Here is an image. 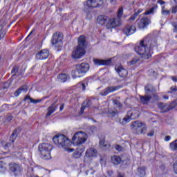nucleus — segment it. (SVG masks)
<instances>
[{
  "instance_id": "nucleus-6",
  "label": "nucleus",
  "mask_w": 177,
  "mask_h": 177,
  "mask_svg": "<svg viewBox=\"0 0 177 177\" xmlns=\"http://www.w3.org/2000/svg\"><path fill=\"white\" fill-rule=\"evenodd\" d=\"M145 95H140V100L142 104H149L151 100L150 92H157V90L150 85H147L145 87Z\"/></svg>"
},
{
  "instance_id": "nucleus-64",
  "label": "nucleus",
  "mask_w": 177,
  "mask_h": 177,
  "mask_svg": "<svg viewBox=\"0 0 177 177\" xmlns=\"http://www.w3.org/2000/svg\"><path fill=\"white\" fill-rule=\"evenodd\" d=\"M90 174H93V170H90Z\"/></svg>"
},
{
  "instance_id": "nucleus-24",
  "label": "nucleus",
  "mask_w": 177,
  "mask_h": 177,
  "mask_svg": "<svg viewBox=\"0 0 177 177\" xmlns=\"http://www.w3.org/2000/svg\"><path fill=\"white\" fill-rule=\"evenodd\" d=\"M96 153H97L96 149L91 148L86 150V157H95V156H96Z\"/></svg>"
},
{
  "instance_id": "nucleus-26",
  "label": "nucleus",
  "mask_w": 177,
  "mask_h": 177,
  "mask_svg": "<svg viewBox=\"0 0 177 177\" xmlns=\"http://www.w3.org/2000/svg\"><path fill=\"white\" fill-rule=\"evenodd\" d=\"M22 92H27V86H23L20 88H19L14 93L15 96L16 97H17V96H19V95H20V93H21Z\"/></svg>"
},
{
  "instance_id": "nucleus-18",
  "label": "nucleus",
  "mask_w": 177,
  "mask_h": 177,
  "mask_svg": "<svg viewBox=\"0 0 177 177\" xmlns=\"http://www.w3.org/2000/svg\"><path fill=\"white\" fill-rule=\"evenodd\" d=\"M93 62L95 66H110L111 64V59H94Z\"/></svg>"
},
{
  "instance_id": "nucleus-44",
  "label": "nucleus",
  "mask_w": 177,
  "mask_h": 177,
  "mask_svg": "<svg viewBox=\"0 0 177 177\" xmlns=\"http://www.w3.org/2000/svg\"><path fill=\"white\" fill-rule=\"evenodd\" d=\"M138 16H139V12H135L130 18L129 20H135L136 19V17H138Z\"/></svg>"
},
{
  "instance_id": "nucleus-37",
  "label": "nucleus",
  "mask_w": 177,
  "mask_h": 177,
  "mask_svg": "<svg viewBox=\"0 0 177 177\" xmlns=\"http://www.w3.org/2000/svg\"><path fill=\"white\" fill-rule=\"evenodd\" d=\"M177 106V102L176 101H174L172 102L170 104H169V109L172 110L173 109H175V107H176Z\"/></svg>"
},
{
  "instance_id": "nucleus-11",
  "label": "nucleus",
  "mask_w": 177,
  "mask_h": 177,
  "mask_svg": "<svg viewBox=\"0 0 177 177\" xmlns=\"http://www.w3.org/2000/svg\"><path fill=\"white\" fill-rule=\"evenodd\" d=\"M63 35L60 32H55L53 35V39L51 40L52 44L55 45L57 48H59L63 45Z\"/></svg>"
},
{
  "instance_id": "nucleus-12",
  "label": "nucleus",
  "mask_w": 177,
  "mask_h": 177,
  "mask_svg": "<svg viewBox=\"0 0 177 177\" xmlns=\"http://www.w3.org/2000/svg\"><path fill=\"white\" fill-rule=\"evenodd\" d=\"M121 88H122V86H107L104 90L101 91L100 95H101V96H107L109 93H111L113 92H115L116 91H119V89H121Z\"/></svg>"
},
{
  "instance_id": "nucleus-36",
  "label": "nucleus",
  "mask_w": 177,
  "mask_h": 177,
  "mask_svg": "<svg viewBox=\"0 0 177 177\" xmlns=\"http://www.w3.org/2000/svg\"><path fill=\"white\" fill-rule=\"evenodd\" d=\"M0 172H6V164L3 162L0 164Z\"/></svg>"
},
{
  "instance_id": "nucleus-4",
  "label": "nucleus",
  "mask_w": 177,
  "mask_h": 177,
  "mask_svg": "<svg viewBox=\"0 0 177 177\" xmlns=\"http://www.w3.org/2000/svg\"><path fill=\"white\" fill-rule=\"evenodd\" d=\"M53 141L57 146L64 147L66 151H70L71 153L74 151V149L68 148V146H70V141L68 140V138L63 134L56 135L53 137Z\"/></svg>"
},
{
  "instance_id": "nucleus-35",
  "label": "nucleus",
  "mask_w": 177,
  "mask_h": 177,
  "mask_svg": "<svg viewBox=\"0 0 177 177\" xmlns=\"http://www.w3.org/2000/svg\"><path fill=\"white\" fill-rule=\"evenodd\" d=\"M139 60L138 57H135L131 61L129 62L128 64L131 66H133L134 64H136V63H138Z\"/></svg>"
},
{
  "instance_id": "nucleus-63",
  "label": "nucleus",
  "mask_w": 177,
  "mask_h": 177,
  "mask_svg": "<svg viewBox=\"0 0 177 177\" xmlns=\"http://www.w3.org/2000/svg\"><path fill=\"white\" fill-rule=\"evenodd\" d=\"M26 99H29V100H30V99H31V97H30V96H26Z\"/></svg>"
},
{
  "instance_id": "nucleus-56",
  "label": "nucleus",
  "mask_w": 177,
  "mask_h": 177,
  "mask_svg": "<svg viewBox=\"0 0 177 177\" xmlns=\"http://www.w3.org/2000/svg\"><path fill=\"white\" fill-rule=\"evenodd\" d=\"M64 109V104H62L59 107V111H63V109Z\"/></svg>"
},
{
  "instance_id": "nucleus-52",
  "label": "nucleus",
  "mask_w": 177,
  "mask_h": 177,
  "mask_svg": "<svg viewBox=\"0 0 177 177\" xmlns=\"http://www.w3.org/2000/svg\"><path fill=\"white\" fill-rule=\"evenodd\" d=\"M176 12H177V6H176L172 8L171 12L172 13H176Z\"/></svg>"
},
{
  "instance_id": "nucleus-43",
  "label": "nucleus",
  "mask_w": 177,
  "mask_h": 177,
  "mask_svg": "<svg viewBox=\"0 0 177 177\" xmlns=\"http://www.w3.org/2000/svg\"><path fill=\"white\" fill-rule=\"evenodd\" d=\"M165 6L162 7V15L167 16V15H169V10H165Z\"/></svg>"
},
{
  "instance_id": "nucleus-54",
  "label": "nucleus",
  "mask_w": 177,
  "mask_h": 177,
  "mask_svg": "<svg viewBox=\"0 0 177 177\" xmlns=\"http://www.w3.org/2000/svg\"><path fill=\"white\" fill-rule=\"evenodd\" d=\"M110 1V3L112 5H115V2H117V0H107Z\"/></svg>"
},
{
  "instance_id": "nucleus-16",
  "label": "nucleus",
  "mask_w": 177,
  "mask_h": 177,
  "mask_svg": "<svg viewBox=\"0 0 177 177\" xmlns=\"http://www.w3.org/2000/svg\"><path fill=\"white\" fill-rule=\"evenodd\" d=\"M76 151L74 153L75 158H80L82 156V153L85 151V147L82 144H76Z\"/></svg>"
},
{
  "instance_id": "nucleus-49",
  "label": "nucleus",
  "mask_w": 177,
  "mask_h": 177,
  "mask_svg": "<svg viewBox=\"0 0 177 177\" xmlns=\"http://www.w3.org/2000/svg\"><path fill=\"white\" fill-rule=\"evenodd\" d=\"M172 26L174 28V32H177V22L172 23Z\"/></svg>"
},
{
  "instance_id": "nucleus-58",
  "label": "nucleus",
  "mask_w": 177,
  "mask_h": 177,
  "mask_svg": "<svg viewBox=\"0 0 177 177\" xmlns=\"http://www.w3.org/2000/svg\"><path fill=\"white\" fill-rule=\"evenodd\" d=\"M107 174H108L109 176H111V175H113V171L109 170L107 171Z\"/></svg>"
},
{
  "instance_id": "nucleus-17",
  "label": "nucleus",
  "mask_w": 177,
  "mask_h": 177,
  "mask_svg": "<svg viewBox=\"0 0 177 177\" xmlns=\"http://www.w3.org/2000/svg\"><path fill=\"white\" fill-rule=\"evenodd\" d=\"M123 32L127 36L132 35V34L136 32V27L133 25H127Z\"/></svg>"
},
{
  "instance_id": "nucleus-57",
  "label": "nucleus",
  "mask_w": 177,
  "mask_h": 177,
  "mask_svg": "<svg viewBox=\"0 0 177 177\" xmlns=\"http://www.w3.org/2000/svg\"><path fill=\"white\" fill-rule=\"evenodd\" d=\"M158 3H159L160 5H164V3H165V2H164L162 0H159V1H158Z\"/></svg>"
},
{
  "instance_id": "nucleus-50",
  "label": "nucleus",
  "mask_w": 177,
  "mask_h": 177,
  "mask_svg": "<svg viewBox=\"0 0 177 177\" xmlns=\"http://www.w3.org/2000/svg\"><path fill=\"white\" fill-rule=\"evenodd\" d=\"M174 171L175 174H177V161L174 163Z\"/></svg>"
},
{
  "instance_id": "nucleus-60",
  "label": "nucleus",
  "mask_w": 177,
  "mask_h": 177,
  "mask_svg": "<svg viewBox=\"0 0 177 177\" xmlns=\"http://www.w3.org/2000/svg\"><path fill=\"white\" fill-rule=\"evenodd\" d=\"M32 34V31L30 32V33L28 35V37L26 38V39H28V38H30V37H31V35Z\"/></svg>"
},
{
  "instance_id": "nucleus-51",
  "label": "nucleus",
  "mask_w": 177,
  "mask_h": 177,
  "mask_svg": "<svg viewBox=\"0 0 177 177\" xmlns=\"http://www.w3.org/2000/svg\"><path fill=\"white\" fill-rule=\"evenodd\" d=\"M154 136V130H151L149 133H147V136Z\"/></svg>"
},
{
  "instance_id": "nucleus-14",
  "label": "nucleus",
  "mask_w": 177,
  "mask_h": 177,
  "mask_svg": "<svg viewBox=\"0 0 177 177\" xmlns=\"http://www.w3.org/2000/svg\"><path fill=\"white\" fill-rule=\"evenodd\" d=\"M115 70L122 78H125V77L128 75V71L124 68L122 65H116L115 66Z\"/></svg>"
},
{
  "instance_id": "nucleus-1",
  "label": "nucleus",
  "mask_w": 177,
  "mask_h": 177,
  "mask_svg": "<svg viewBox=\"0 0 177 177\" xmlns=\"http://www.w3.org/2000/svg\"><path fill=\"white\" fill-rule=\"evenodd\" d=\"M157 37L149 35L140 41L139 44L136 46L134 49L142 59H148L151 57V49L157 47Z\"/></svg>"
},
{
  "instance_id": "nucleus-8",
  "label": "nucleus",
  "mask_w": 177,
  "mask_h": 177,
  "mask_svg": "<svg viewBox=\"0 0 177 177\" xmlns=\"http://www.w3.org/2000/svg\"><path fill=\"white\" fill-rule=\"evenodd\" d=\"M88 139V136L84 131H78L72 138L73 142L76 145H84Z\"/></svg>"
},
{
  "instance_id": "nucleus-61",
  "label": "nucleus",
  "mask_w": 177,
  "mask_h": 177,
  "mask_svg": "<svg viewBox=\"0 0 177 177\" xmlns=\"http://www.w3.org/2000/svg\"><path fill=\"white\" fill-rule=\"evenodd\" d=\"M9 146H10V144H9V143H6L5 149H6V147H9Z\"/></svg>"
},
{
  "instance_id": "nucleus-47",
  "label": "nucleus",
  "mask_w": 177,
  "mask_h": 177,
  "mask_svg": "<svg viewBox=\"0 0 177 177\" xmlns=\"http://www.w3.org/2000/svg\"><path fill=\"white\" fill-rule=\"evenodd\" d=\"M30 103H34L35 104H37V103H39L41 102V100H34L32 98H30Z\"/></svg>"
},
{
  "instance_id": "nucleus-45",
  "label": "nucleus",
  "mask_w": 177,
  "mask_h": 177,
  "mask_svg": "<svg viewBox=\"0 0 177 177\" xmlns=\"http://www.w3.org/2000/svg\"><path fill=\"white\" fill-rule=\"evenodd\" d=\"M13 117L10 115H8L6 117V122H10V121H12Z\"/></svg>"
},
{
  "instance_id": "nucleus-39",
  "label": "nucleus",
  "mask_w": 177,
  "mask_h": 177,
  "mask_svg": "<svg viewBox=\"0 0 177 177\" xmlns=\"http://www.w3.org/2000/svg\"><path fill=\"white\" fill-rule=\"evenodd\" d=\"M177 91V86H172L170 87V91H167V93H175V92Z\"/></svg>"
},
{
  "instance_id": "nucleus-55",
  "label": "nucleus",
  "mask_w": 177,
  "mask_h": 177,
  "mask_svg": "<svg viewBox=\"0 0 177 177\" xmlns=\"http://www.w3.org/2000/svg\"><path fill=\"white\" fill-rule=\"evenodd\" d=\"M171 80L172 81H174V82H177V77L175 76H172L171 77Z\"/></svg>"
},
{
  "instance_id": "nucleus-15",
  "label": "nucleus",
  "mask_w": 177,
  "mask_h": 177,
  "mask_svg": "<svg viewBox=\"0 0 177 177\" xmlns=\"http://www.w3.org/2000/svg\"><path fill=\"white\" fill-rule=\"evenodd\" d=\"M49 57V50L44 49L41 50L36 54V59L37 60H45Z\"/></svg>"
},
{
  "instance_id": "nucleus-53",
  "label": "nucleus",
  "mask_w": 177,
  "mask_h": 177,
  "mask_svg": "<svg viewBox=\"0 0 177 177\" xmlns=\"http://www.w3.org/2000/svg\"><path fill=\"white\" fill-rule=\"evenodd\" d=\"M165 142H169V140H171V136H167L165 138Z\"/></svg>"
},
{
  "instance_id": "nucleus-5",
  "label": "nucleus",
  "mask_w": 177,
  "mask_h": 177,
  "mask_svg": "<svg viewBox=\"0 0 177 177\" xmlns=\"http://www.w3.org/2000/svg\"><path fill=\"white\" fill-rule=\"evenodd\" d=\"M90 66L87 63H82L76 66V69L72 71V77L81 78L89 71Z\"/></svg>"
},
{
  "instance_id": "nucleus-33",
  "label": "nucleus",
  "mask_w": 177,
  "mask_h": 177,
  "mask_svg": "<svg viewBox=\"0 0 177 177\" xmlns=\"http://www.w3.org/2000/svg\"><path fill=\"white\" fill-rule=\"evenodd\" d=\"M118 114L117 111H113L112 109L109 110L108 115L109 117H115Z\"/></svg>"
},
{
  "instance_id": "nucleus-34",
  "label": "nucleus",
  "mask_w": 177,
  "mask_h": 177,
  "mask_svg": "<svg viewBox=\"0 0 177 177\" xmlns=\"http://www.w3.org/2000/svg\"><path fill=\"white\" fill-rule=\"evenodd\" d=\"M100 145L102 147H105V149H110V144H106V142H104V140H100Z\"/></svg>"
},
{
  "instance_id": "nucleus-38",
  "label": "nucleus",
  "mask_w": 177,
  "mask_h": 177,
  "mask_svg": "<svg viewBox=\"0 0 177 177\" xmlns=\"http://www.w3.org/2000/svg\"><path fill=\"white\" fill-rule=\"evenodd\" d=\"M113 103L117 106L118 107H119V109H122V105L121 104V102H120V101H118V100H113Z\"/></svg>"
},
{
  "instance_id": "nucleus-29",
  "label": "nucleus",
  "mask_w": 177,
  "mask_h": 177,
  "mask_svg": "<svg viewBox=\"0 0 177 177\" xmlns=\"http://www.w3.org/2000/svg\"><path fill=\"white\" fill-rule=\"evenodd\" d=\"M169 148L171 149V150L172 151H176V150H177V140L171 142L169 144Z\"/></svg>"
},
{
  "instance_id": "nucleus-2",
  "label": "nucleus",
  "mask_w": 177,
  "mask_h": 177,
  "mask_svg": "<svg viewBox=\"0 0 177 177\" xmlns=\"http://www.w3.org/2000/svg\"><path fill=\"white\" fill-rule=\"evenodd\" d=\"M122 15H124V8L120 7L118 10L116 18L111 19L106 15H101L97 17V21L100 26H106V28L110 30L121 24V17H122Z\"/></svg>"
},
{
  "instance_id": "nucleus-30",
  "label": "nucleus",
  "mask_w": 177,
  "mask_h": 177,
  "mask_svg": "<svg viewBox=\"0 0 177 177\" xmlns=\"http://www.w3.org/2000/svg\"><path fill=\"white\" fill-rule=\"evenodd\" d=\"M57 78L60 82H66L67 81V75L63 73L59 74Z\"/></svg>"
},
{
  "instance_id": "nucleus-19",
  "label": "nucleus",
  "mask_w": 177,
  "mask_h": 177,
  "mask_svg": "<svg viewBox=\"0 0 177 177\" xmlns=\"http://www.w3.org/2000/svg\"><path fill=\"white\" fill-rule=\"evenodd\" d=\"M151 23V21L147 17L142 18L138 22L139 28H146L149 24Z\"/></svg>"
},
{
  "instance_id": "nucleus-9",
  "label": "nucleus",
  "mask_w": 177,
  "mask_h": 177,
  "mask_svg": "<svg viewBox=\"0 0 177 177\" xmlns=\"http://www.w3.org/2000/svg\"><path fill=\"white\" fill-rule=\"evenodd\" d=\"M131 128L134 131H136V133H138L140 135H142V133H145V131H146V127L145 126V123L140 121L133 122L131 124Z\"/></svg>"
},
{
  "instance_id": "nucleus-41",
  "label": "nucleus",
  "mask_w": 177,
  "mask_h": 177,
  "mask_svg": "<svg viewBox=\"0 0 177 177\" xmlns=\"http://www.w3.org/2000/svg\"><path fill=\"white\" fill-rule=\"evenodd\" d=\"M78 88H82V91H85L86 89V86H85V83L80 82L77 84Z\"/></svg>"
},
{
  "instance_id": "nucleus-28",
  "label": "nucleus",
  "mask_w": 177,
  "mask_h": 177,
  "mask_svg": "<svg viewBox=\"0 0 177 177\" xmlns=\"http://www.w3.org/2000/svg\"><path fill=\"white\" fill-rule=\"evenodd\" d=\"M150 95L151 96V100H152V102L154 103V102H158V100H160V97L156 94V92H150Z\"/></svg>"
},
{
  "instance_id": "nucleus-62",
  "label": "nucleus",
  "mask_w": 177,
  "mask_h": 177,
  "mask_svg": "<svg viewBox=\"0 0 177 177\" xmlns=\"http://www.w3.org/2000/svg\"><path fill=\"white\" fill-rule=\"evenodd\" d=\"M136 13H138L139 15L140 13H142V10H138V12H136Z\"/></svg>"
},
{
  "instance_id": "nucleus-59",
  "label": "nucleus",
  "mask_w": 177,
  "mask_h": 177,
  "mask_svg": "<svg viewBox=\"0 0 177 177\" xmlns=\"http://www.w3.org/2000/svg\"><path fill=\"white\" fill-rule=\"evenodd\" d=\"M162 97L163 99H165V100H168V99H169V97H168V95H163Z\"/></svg>"
},
{
  "instance_id": "nucleus-48",
  "label": "nucleus",
  "mask_w": 177,
  "mask_h": 177,
  "mask_svg": "<svg viewBox=\"0 0 177 177\" xmlns=\"http://www.w3.org/2000/svg\"><path fill=\"white\" fill-rule=\"evenodd\" d=\"M115 149H116L118 151H124V148H122V147H121L120 145H116L115 147Z\"/></svg>"
},
{
  "instance_id": "nucleus-22",
  "label": "nucleus",
  "mask_w": 177,
  "mask_h": 177,
  "mask_svg": "<svg viewBox=\"0 0 177 177\" xmlns=\"http://www.w3.org/2000/svg\"><path fill=\"white\" fill-rule=\"evenodd\" d=\"M158 107L161 111V113H167V111H169V106L168 104L159 102L158 104Z\"/></svg>"
},
{
  "instance_id": "nucleus-32",
  "label": "nucleus",
  "mask_w": 177,
  "mask_h": 177,
  "mask_svg": "<svg viewBox=\"0 0 177 177\" xmlns=\"http://www.w3.org/2000/svg\"><path fill=\"white\" fill-rule=\"evenodd\" d=\"M131 117L128 116V114L126 117H124L122 120H120V124H122V125H125L126 124H128L129 121H131Z\"/></svg>"
},
{
  "instance_id": "nucleus-31",
  "label": "nucleus",
  "mask_w": 177,
  "mask_h": 177,
  "mask_svg": "<svg viewBox=\"0 0 177 177\" xmlns=\"http://www.w3.org/2000/svg\"><path fill=\"white\" fill-rule=\"evenodd\" d=\"M138 174L140 177L145 176L146 175V167H139L138 169Z\"/></svg>"
},
{
  "instance_id": "nucleus-27",
  "label": "nucleus",
  "mask_w": 177,
  "mask_h": 177,
  "mask_svg": "<svg viewBox=\"0 0 177 177\" xmlns=\"http://www.w3.org/2000/svg\"><path fill=\"white\" fill-rule=\"evenodd\" d=\"M20 131V129H16L12 133L11 136L10 137V140L11 143H14L15 140H16V138H17V132Z\"/></svg>"
},
{
  "instance_id": "nucleus-42",
  "label": "nucleus",
  "mask_w": 177,
  "mask_h": 177,
  "mask_svg": "<svg viewBox=\"0 0 177 177\" xmlns=\"http://www.w3.org/2000/svg\"><path fill=\"white\" fill-rule=\"evenodd\" d=\"M154 10H156V7H152L149 10H148L145 15H151V13H154Z\"/></svg>"
},
{
  "instance_id": "nucleus-7",
  "label": "nucleus",
  "mask_w": 177,
  "mask_h": 177,
  "mask_svg": "<svg viewBox=\"0 0 177 177\" xmlns=\"http://www.w3.org/2000/svg\"><path fill=\"white\" fill-rule=\"evenodd\" d=\"M52 149V145L49 143H43L39 145V151L44 160H49L50 158V151Z\"/></svg>"
},
{
  "instance_id": "nucleus-40",
  "label": "nucleus",
  "mask_w": 177,
  "mask_h": 177,
  "mask_svg": "<svg viewBox=\"0 0 177 177\" xmlns=\"http://www.w3.org/2000/svg\"><path fill=\"white\" fill-rule=\"evenodd\" d=\"M19 72V66H15L12 68L11 74H13V75H16V73Z\"/></svg>"
},
{
  "instance_id": "nucleus-13",
  "label": "nucleus",
  "mask_w": 177,
  "mask_h": 177,
  "mask_svg": "<svg viewBox=\"0 0 177 177\" xmlns=\"http://www.w3.org/2000/svg\"><path fill=\"white\" fill-rule=\"evenodd\" d=\"M85 5L88 8H100L103 5V0H87Z\"/></svg>"
},
{
  "instance_id": "nucleus-21",
  "label": "nucleus",
  "mask_w": 177,
  "mask_h": 177,
  "mask_svg": "<svg viewBox=\"0 0 177 177\" xmlns=\"http://www.w3.org/2000/svg\"><path fill=\"white\" fill-rule=\"evenodd\" d=\"M91 106H92V101H91L90 100H86L82 105L80 114H84V111H85V109H88V107H91Z\"/></svg>"
},
{
  "instance_id": "nucleus-46",
  "label": "nucleus",
  "mask_w": 177,
  "mask_h": 177,
  "mask_svg": "<svg viewBox=\"0 0 177 177\" xmlns=\"http://www.w3.org/2000/svg\"><path fill=\"white\" fill-rule=\"evenodd\" d=\"M5 34H6V32L1 29L0 32V39H3V38L5 37Z\"/></svg>"
},
{
  "instance_id": "nucleus-23",
  "label": "nucleus",
  "mask_w": 177,
  "mask_h": 177,
  "mask_svg": "<svg viewBox=\"0 0 177 177\" xmlns=\"http://www.w3.org/2000/svg\"><path fill=\"white\" fill-rule=\"evenodd\" d=\"M56 110H57V106L55 105V104H53L48 108V112L46 115V117H50V115H52V114H53Z\"/></svg>"
},
{
  "instance_id": "nucleus-25",
  "label": "nucleus",
  "mask_w": 177,
  "mask_h": 177,
  "mask_svg": "<svg viewBox=\"0 0 177 177\" xmlns=\"http://www.w3.org/2000/svg\"><path fill=\"white\" fill-rule=\"evenodd\" d=\"M121 157L118 156H113L111 157V162L114 164V165H118L121 164Z\"/></svg>"
},
{
  "instance_id": "nucleus-20",
  "label": "nucleus",
  "mask_w": 177,
  "mask_h": 177,
  "mask_svg": "<svg viewBox=\"0 0 177 177\" xmlns=\"http://www.w3.org/2000/svg\"><path fill=\"white\" fill-rule=\"evenodd\" d=\"M127 117H130L131 120H136L139 118V111L136 109H133L127 112Z\"/></svg>"
},
{
  "instance_id": "nucleus-3",
  "label": "nucleus",
  "mask_w": 177,
  "mask_h": 177,
  "mask_svg": "<svg viewBox=\"0 0 177 177\" xmlns=\"http://www.w3.org/2000/svg\"><path fill=\"white\" fill-rule=\"evenodd\" d=\"M86 48V39L85 36L81 35L78 38V46L72 52L73 59H80L85 55V49Z\"/></svg>"
},
{
  "instance_id": "nucleus-10",
  "label": "nucleus",
  "mask_w": 177,
  "mask_h": 177,
  "mask_svg": "<svg viewBox=\"0 0 177 177\" xmlns=\"http://www.w3.org/2000/svg\"><path fill=\"white\" fill-rule=\"evenodd\" d=\"M9 169L10 172L15 175V176H19L21 175V172H23V167L19 164L16 162H11L9 164Z\"/></svg>"
}]
</instances>
